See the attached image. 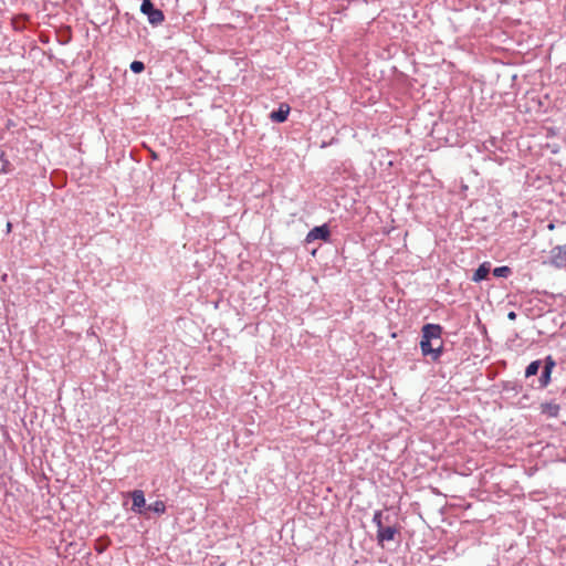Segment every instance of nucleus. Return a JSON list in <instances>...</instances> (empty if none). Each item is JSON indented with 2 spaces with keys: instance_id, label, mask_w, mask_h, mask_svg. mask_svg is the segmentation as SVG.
Masks as SVG:
<instances>
[{
  "instance_id": "1",
  "label": "nucleus",
  "mask_w": 566,
  "mask_h": 566,
  "mask_svg": "<svg viewBox=\"0 0 566 566\" xmlns=\"http://www.w3.org/2000/svg\"><path fill=\"white\" fill-rule=\"evenodd\" d=\"M140 11L147 15L149 23L153 25H158L165 20L163 11L156 9L151 0H143Z\"/></svg>"
},
{
  "instance_id": "2",
  "label": "nucleus",
  "mask_w": 566,
  "mask_h": 566,
  "mask_svg": "<svg viewBox=\"0 0 566 566\" xmlns=\"http://www.w3.org/2000/svg\"><path fill=\"white\" fill-rule=\"evenodd\" d=\"M420 349L424 357L429 356L432 361H437L443 353V345L442 342H440L438 346H434L433 342L421 339Z\"/></svg>"
},
{
  "instance_id": "3",
  "label": "nucleus",
  "mask_w": 566,
  "mask_h": 566,
  "mask_svg": "<svg viewBox=\"0 0 566 566\" xmlns=\"http://www.w3.org/2000/svg\"><path fill=\"white\" fill-rule=\"evenodd\" d=\"M549 264L558 269L566 266V244L556 245L551 250Z\"/></svg>"
},
{
  "instance_id": "4",
  "label": "nucleus",
  "mask_w": 566,
  "mask_h": 566,
  "mask_svg": "<svg viewBox=\"0 0 566 566\" xmlns=\"http://www.w3.org/2000/svg\"><path fill=\"white\" fill-rule=\"evenodd\" d=\"M442 327L438 324H426L421 328V339L423 340H439L441 342Z\"/></svg>"
},
{
  "instance_id": "5",
  "label": "nucleus",
  "mask_w": 566,
  "mask_h": 566,
  "mask_svg": "<svg viewBox=\"0 0 566 566\" xmlns=\"http://www.w3.org/2000/svg\"><path fill=\"white\" fill-rule=\"evenodd\" d=\"M329 237V230L327 228V226H319V227H315L313 228L306 235V242L307 243H311L315 240H324L326 241Z\"/></svg>"
},
{
  "instance_id": "6",
  "label": "nucleus",
  "mask_w": 566,
  "mask_h": 566,
  "mask_svg": "<svg viewBox=\"0 0 566 566\" xmlns=\"http://www.w3.org/2000/svg\"><path fill=\"white\" fill-rule=\"evenodd\" d=\"M132 500H133L132 510L134 512L142 514L144 512V509L147 510L145 495L142 490H135L132 493Z\"/></svg>"
},
{
  "instance_id": "7",
  "label": "nucleus",
  "mask_w": 566,
  "mask_h": 566,
  "mask_svg": "<svg viewBox=\"0 0 566 566\" xmlns=\"http://www.w3.org/2000/svg\"><path fill=\"white\" fill-rule=\"evenodd\" d=\"M398 533V530L394 526L381 527L377 530V539L380 544L384 542H389L395 538V535Z\"/></svg>"
},
{
  "instance_id": "8",
  "label": "nucleus",
  "mask_w": 566,
  "mask_h": 566,
  "mask_svg": "<svg viewBox=\"0 0 566 566\" xmlns=\"http://www.w3.org/2000/svg\"><path fill=\"white\" fill-rule=\"evenodd\" d=\"M290 113V106L287 104H281L277 111L271 113L270 118L276 123H283L286 120Z\"/></svg>"
},
{
  "instance_id": "9",
  "label": "nucleus",
  "mask_w": 566,
  "mask_h": 566,
  "mask_svg": "<svg viewBox=\"0 0 566 566\" xmlns=\"http://www.w3.org/2000/svg\"><path fill=\"white\" fill-rule=\"evenodd\" d=\"M554 366H555L554 360H552V358L548 357L545 363L544 369L542 371L541 378H539L541 387H546L548 385V382L551 380L552 369Z\"/></svg>"
},
{
  "instance_id": "10",
  "label": "nucleus",
  "mask_w": 566,
  "mask_h": 566,
  "mask_svg": "<svg viewBox=\"0 0 566 566\" xmlns=\"http://www.w3.org/2000/svg\"><path fill=\"white\" fill-rule=\"evenodd\" d=\"M489 273H490V263L484 262L475 270V272L472 276V281L481 282L488 277Z\"/></svg>"
},
{
  "instance_id": "11",
  "label": "nucleus",
  "mask_w": 566,
  "mask_h": 566,
  "mask_svg": "<svg viewBox=\"0 0 566 566\" xmlns=\"http://www.w3.org/2000/svg\"><path fill=\"white\" fill-rule=\"evenodd\" d=\"M542 413L546 415L549 418H556L559 413V406L554 402H545L541 405Z\"/></svg>"
},
{
  "instance_id": "12",
  "label": "nucleus",
  "mask_w": 566,
  "mask_h": 566,
  "mask_svg": "<svg viewBox=\"0 0 566 566\" xmlns=\"http://www.w3.org/2000/svg\"><path fill=\"white\" fill-rule=\"evenodd\" d=\"M147 510L153 511L157 514H164L166 512V504L161 500H157L147 506Z\"/></svg>"
},
{
  "instance_id": "13",
  "label": "nucleus",
  "mask_w": 566,
  "mask_h": 566,
  "mask_svg": "<svg viewBox=\"0 0 566 566\" xmlns=\"http://www.w3.org/2000/svg\"><path fill=\"white\" fill-rule=\"evenodd\" d=\"M539 366H541V361H539V360H534V361H532V363L526 367L525 376H526V377H531V376L536 375V374L538 373Z\"/></svg>"
},
{
  "instance_id": "14",
  "label": "nucleus",
  "mask_w": 566,
  "mask_h": 566,
  "mask_svg": "<svg viewBox=\"0 0 566 566\" xmlns=\"http://www.w3.org/2000/svg\"><path fill=\"white\" fill-rule=\"evenodd\" d=\"M511 273L509 266H499L493 270V275L496 277H507Z\"/></svg>"
},
{
  "instance_id": "15",
  "label": "nucleus",
  "mask_w": 566,
  "mask_h": 566,
  "mask_svg": "<svg viewBox=\"0 0 566 566\" xmlns=\"http://www.w3.org/2000/svg\"><path fill=\"white\" fill-rule=\"evenodd\" d=\"M373 523L377 526V530L384 527L382 525V513L381 511H376L373 516Z\"/></svg>"
},
{
  "instance_id": "16",
  "label": "nucleus",
  "mask_w": 566,
  "mask_h": 566,
  "mask_svg": "<svg viewBox=\"0 0 566 566\" xmlns=\"http://www.w3.org/2000/svg\"><path fill=\"white\" fill-rule=\"evenodd\" d=\"M130 70L134 73H140L145 70V65L142 61H134L130 63Z\"/></svg>"
},
{
  "instance_id": "17",
  "label": "nucleus",
  "mask_w": 566,
  "mask_h": 566,
  "mask_svg": "<svg viewBox=\"0 0 566 566\" xmlns=\"http://www.w3.org/2000/svg\"><path fill=\"white\" fill-rule=\"evenodd\" d=\"M9 161L3 158V153H0V174L7 172Z\"/></svg>"
},
{
  "instance_id": "18",
  "label": "nucleus",
  "mask_w": 566,
  "mask_h": 566,
  "mask_svg": "<svg viewBox=\"0 0 566 566\" xmlns=\"http://www.w3.org/2000/svg\"><path fill=\"white\" fill-rule=\"evenodd\" d=\"M11 231H12V223L10 221H8L7 226H6V232L10 233Z\"/></svg>"
},
{
  "instance_id": "19",
  "label": "nucleus",
  "mask_w": 566,
  "mask_h": 566,
  "mask_svg": "<svg viewBox=\"0 0 566 566\" xmlns=\"http://www.w3.org/2000/svg\"><path fill=\"white\" fill-rule=\"evenodd\" d=\"M507 318H509V319H511V321H514V319L516 318V313H515V312H513V311H512V312H510V313L507 314Z\"/></svg>"
},
{
  "instance_id": "20",
  "label": "nucleus",
  "mask_w": 566,
  "mask_h": 566,
  "mask_svg": "<svg viewBox=\"0 0 566 566\" xmlns=\"http://www.w3.org/2000/svg\"><path fill=\"white\" fill-rule=\"evenodd\" d=\"M547 228H548L549 230H554L555 226H554V223H549Z\"/></svg>"
}]
</instances>
